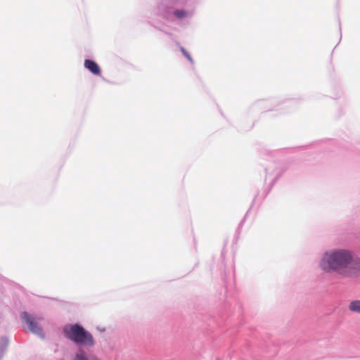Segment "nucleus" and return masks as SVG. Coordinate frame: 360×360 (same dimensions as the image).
Returning a JSON list of instances; mask_svg holds the SVG:
<instances>
[{"label":"nucleus","instance_id":"4","mask_svg":"<svg viewBox=\"0 0 360 360\" xmlns=\"http://www.w3.org/2000/svg\"><path fill=\"white\" fill-rule=\"evenodd\" d=\"M22 318L27 324L31 332L44 338L42 329L38 326L37 323L34 321L32 316H31L27 312H24Z\"/></svg>","mask_w":360,"mask_h":360},{"label":"nucleus","instance_id":"8","mask_svg":"<svg viewBox=\"0 0 360 360\" xmlns=\"http://www.w3.org/2000/svg\"><path fill=\"white\" fill-rule=\"evenodd\" d=\"M174 14L178 18H183L186 16V12L183 10H177L174 11Z\"/></svg>","mask_w":360,"mask_h":360},{"label":"nucleus","instance_id":"9","mask_svg":"<svg viewBox=\"0 0 360 360\" xmlns=\"http://www.w3.org/2000/svg\"><path fill=\"white\" fill-rule=\"evenodd\" d=\"M7 345V340L6 338L0 339V347H4Z\"/></svg>","mask_w":360,"mask_h":360},{"label":"nucleus","instance_id":"7","mask_svg":"<svg viewBox=\"0 0 360 360\" xmlns=\"http://www.w3.org/2000/svg\"><path fill=\"white\" fill-rule=\"evenodd\" d=\"M349 309L351 311L360 314V300H354L350 302Z\"/></svg>","mask_w":360,"mask_h":360},{"label":"nucleus","instance_id":"10","mask_svg":"<svg viewBox=\"0 0 360 360\" xmlns=\"http://www.w3.org/2000/svg\"><path fill=\"white\" fill-rule=\"evenodd\" d=\"M181 51L183 52V53L184 54V56L191 61H192V59L190 56V55L186 51V50L184 49H181Z\"/></svg>","mask_w":360,"mask_h":360},{"label":"nucleus","instance_id":"5","mask_svg":"<svg viewBox=\"0 0 360 360\" xmlns=\"http://www.w3.org/2000/svg\"><path fill=\"white\" fill-rule=\"evenodd\" d=\"M84 67L95 75H98L101 74L100 67L94 60H89V59L85 60Z\"/></svg>","mask_w":360,"mask_h":360},{"label":"nucleus","instance_id":"2","mask_svg":"<svg viewBox=\"0 0 360 360\" xmlns=\"http://www.w3.org/2000/svg\"><path fill=\"white\" fill-rule=\"evenodd\" d=\"M63 333L67 338L76 343L87 347L94 345L93 335L78 324L65 326Z\"/></svg>","mask_w":360,"mask_h":360},{"label":"nucleus","instance_id":"6","mask_svg":"<svg viewBox=\"0 0 360 360\" xmlns=\"http://www.w3.org/2000/svg\"><path fill=\"white\" fill-rule=\"evenodd\" d=\"M72 360H102L96 355H87L84 350H79L75 354Z\"/></svg>","mask_w":360,"mask_h":360},{"label":"nucleus","instance_id":"3","mask_svg":"<svg viewBox=\"0 0 360 360\" xmlns=\"http://www.w3.org/2000/svg\"><path fill=\"white\" fill-rule=\"evenodd\" d=\"M22 318L27 324L31 332L44 338L42 329L38 326L37 323L34 321L32 316H31L27 312H24Z\"/></svg>","mask_w":360,"mask_h":360},{"label":"nucleus","instance_id":"1","mask_svg":"<svg viewBox=\"0 0 360 360\" xmlns=\"http://www.w3.org/2000/svg\"><path fill=\"white\" fill-rule=\"evenodd\" d=\"M321 267L346 278H354L360 275V258L347 250H333L324 254Z\"/></svg>","mask_w":360,"mask_h":360}]
</instances>
